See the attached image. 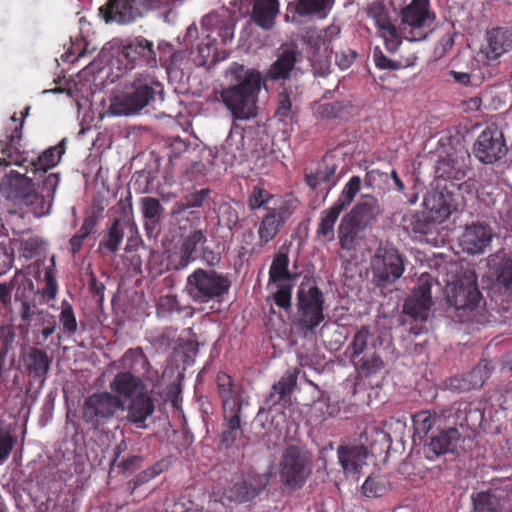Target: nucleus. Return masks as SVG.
I'll return each mask as SVG.
<instances>
[{"instance_id": "b1692460", "label": "nucleus", "mask_w": 512, "mask_h": 512, "mask_svg": "<svg viewBox=\"0 0 512 512\" xmlns=\"http://www.w3.org/2000/svg\"><path fill=\"white\" fill-rule=\"evenodd\" d=\"M496 286L507 295V305H502L505 311L512 310V252L496 254L491 259Z\"/></svg>"}, {"instance_id": "393cba45", "label": "nucleus", "mask_w": 512, "mask_h": 512, "mask_svg": "<svg viewBox=\"0 0 512 512\" xmlns=\"http://www.w3.org/2000/svg\"><path fill=\"white\" fill-rule=\"evenodd\" d=\"M140 205L145 235L149 240L155 241L161 233L165 208L157 198L150 196L142 197Z\"/></svg>"}, {"instance_id": "39448f33", "label": "nucleus", "mask_w": 512, "mask_h": 512, "mask_svg": "<svg viewBox=\"0 0 512 512\" xmlns=\"http://www.w3.org/2000/svg\"><path fill=\"white\" fill-rule=\"evenodd\" d=\"M217 392L222 402V413L226 430L222 432L221 442L226 446L232 445L241 433V414L243 398L241 388L233 378L225 372L216 375Z\"/></svg>"}, {"instance_id": "69168bd1", "label": "nucleus", "mask_w": 512, "mask_h": 512, "mask_svg": "<svg viewBox=\"0 0 512 512\" xmlns=\"http://www.w3.org/2000/svg\"><path fill=\"white\" fill-rule=\"evenodd\" d=\"M277 284V291L273 294L275 304L288 312L292 308V285L291 284Z\"/></svg>"}, {"instance_id": "9b49d317", "label": "nucleus", "mask_w": 512, "mask_h": 512, "mask_svg": "<svg viewBox=\"0 0 512 512\" xmlns=\"http://www.w3.org/2000/svg\"><path fill=\"white\" fill-rule=\"evenodd\" d=\"M311 473L310 458L304 449L290 445L280 461L281 481L290 488H301Z\"/></svg>"}, {"instance_id": "4be33fe9", "label": "nucleus", "mask_w": 512, "mask_h": 512, "mask_svg": "<svg viewBox=\"0 0 512 512\" xmlns=\"http://www.w3.org/2000/svg\"><path fill=\"white\" fill-rule=\"evenodd\" d=\"M491 371L488 362L481 360L471 371L449 378L447 386L459 393L479 389L490 378Z\"/></svg>"}, {"instance_id": "2eb2a0df", "label": "nucleus", "mask_w": 512, "mask_h": 512, "mask_svg": "<svg viewBox=\"0 0 512 512\" xmlns=\"http://www.w3.org/2000/svg\"><path fill=\"white\" fill-rule=\"evenodd\" d=\"M455 421L444 422L441 428H437V433L431 436L430 441L425 445L424 452L426 457L430 460L444 455L449 452H453L457 447L460 440V433L456 428V425L463 426L467 419L464 413H458L454 415Z\"/></svg>"}, {"instance_id": "e2e57ef3", "label": "nucleus", "mask_w": 512, "mask_h": 512, "mask_svg": "<svg viewBox=\"0 0 512 512\" xmlns=\"http://www.w3.org/2000/svg\"><path fill=\"white\" fill-rule=\"evenodd\" d=\"M175 311H180L176 295L167 294L159 297L156 303V312L159 317H169Z\"/></svg>"}, {"instance_id": "09e8293b", "label": "nucleus", "mask_w": 512, "mask_h": 512, "mask_svg": "<svg viewBox=\"0 0 512 512\" xmlns=\"http://www.w3.org/2000/svg\"><path fill=\"white\" fill-rule=\"evenodd\" d=\"M222 150L225 153V163L231 166L241 164L248 158V154L244 149V135L242 133L235 135L230 132L222 146Z\"/></svg>"}, {"instance_id": "5fc2aeb1", "label": "nucleus", "mask_w": 512, "mask_h": 512, "mask_svg": "<svg viewBox=\"0 0 512 512\" xmlns=\"http://www.w3.org/2000/svg\"><path fill=\"white\" fill-rule=\"evenodd\" d=\"M56 267L54 257L50 260V265L44 271V286L40 290L42 298L46 301H51L56 298L58 292V283L56 279Z\"/></svg>"}, {"instance_id": "f257e3e1", "label": "nucleus", "mask_w": 512, "mask_h": 512, "mask_svg": "<svg viewBox=\"0 0 512 512\" xmlns=\"http://www.w3.org/2000/svg\"><path fill=\"white\" fill-rule=\"evenodd\" d=\"M234 83L215 91L218 101H221L231 113L234 120L246 121L257 116V101L261 89L262 75L253 68L233 62L225 72Z\"/></svg>"}, {"instance_id": "a18cd8bd", "label": "nucleus", "mask_w": 512, "mask_h": 512, "mask_svg": "<svg viewBox=\"0 0 512 512\" xmlns=\"http://www.w3.org/2000/svg\"><path fill=\"white\" fill-rule=\"evenodd\" d=\"M364 230L365 228L360 227L344 216L337 230L341 249L345 251L355 250L362 240L360 233Z\"/></svg>"}, {"instance_id": "4c0bfd02", "label": "nucleus", "mask_w": 512, "mask_h": 512, "mask_svg": "<svg viewBox=\"0 0 512 512\" xmlns=\"http://www.w3.org/2000/svg\"><path fill=\"white\" fill-rule=\"evenodd\" d=\"M467 173V165L464 160H458L448 155L437 161L435 165L434 182L450 183L463 180Z\"/></svg>"}, {"instance_id": "5701e85b", "label": "nucleus", "mask_w": 512, "mask_h": 512, "mask_svg": "<svg viewBox=\"0 0 512 512\" xmlns=\"http://www.w3.org/2000/svg\"><path fill=\"white\" fill-rule=\"evenodd\" d=\"M512 494L502 488L482 491L473 497L474 512H510Z\"/></svg>"}, {"instance_id": "603ef678", "label": "nucleus", "mask_w": 512, "mask_h": 512, "mask_svg": "<svg viewBox=\"0 0 512 512\" xmlns=\"http://www.w3.org/2000/svg\"><path fill=\"white\" fill-rule=\"evenodd\" d=\"M351 109L349 101H335L319 105L317 113L322 119H347L351 115Z\"/></svg>"}, {"instance_id": "4468645a", "label": "nucleus", "mask_w": 512, "mask_h": 512, "mask_svg": "<svg viewBox=\"0 0 512 512\" xmlns=\"http://www.w3.org/2000/svg\"><path fill=\"white\" fill-rule=\"evenodd\" d=\"M507 145L502 131L496 124L488 125L473 145L475 157L484 164H493L507 153Z\"/></svg>"}, {"instance_id": "de8ad7c7", "label": "nucleus", "mask_w": 512, "mask_h": 512, "mask_svg": "<svg viewBox=\"0 0 512 512\" xmlns=\"http://www.w3.org/2000/svg\"><path fill=\"white\" fill-rule=\"evenodd\" d=\"M64 153L65 139L61 140L58 145L47 148L35 160L30 162L34 174L39 172L45 174L59 163Z\"/></svg>"}, {"instance_id": "774afa93", "label": "nucleus", "mask_w": 512, "mask_h": 512, "mask_svg": "<svg viewBox=\"0 0 512 512\" xmlns=\"http://www.w3.org/2000/svg\"><path fill=\"white\" fill-rule=\"evenodd\" d=\"M411 230L414 233L426 235L431 232V213H421L412 216Z\"/></svg>"}, {"instance_id": "c756f323", "label": "nucleus", "mask_w": 512, "mask_h": 512, "mask_svg": "<svg viewBox=\"0 0 512 512\" xmlns=\"http://www.w3.org/2000/svg\"><path fill=\"white\" fill-rule=\"evenodd\" d=\"M334 0H295L290 2L287 11L293 20L302 18L324 19L332 10Z\"/></svg>"}, {"instance_id": "412c9836", "label": "nucleus", "mask_w": 512, "mask_h": 512, "mask_svg": "<svg viewBox=\"0 0 512 512\" xmlns=\"http://www.w3.org/2000/svg\"><path fill=\"white\" fill-rule=\"evenodd\" d=\"M142 6H144L143 0H108L99 8V14L106 23L115 21L127 24L141 16Z\"/></svg>"}, {"instance_id": "79ce46f5", "label": "nucleus", "mask_w": 512, "mask_h": 512, "mask_svg": "<svg viewBox=\"0 0 512 512\" xmlns=\"http://www.w3.org/2000/svg\"><path fill=\"white\" fill-rule=\"evenodd\" d=\"M342 212L340 206L335 205L321 211L315 232L318 242L326 244L335 239V225Z\"/></svg>"}, {"instance_id": "a211bd4d", "label": "nucleus", "mask_w": 512, "mask_h": 512, "mask_svg": "<svg viewBox=\"0 0 512 512\" xmlns=\"http://www.w3.org/2000/svg\"><path fill=\"white\" fill-rule=\"evenodd\" d=\"M367 16L374 21L378 34L383 38L389 52H396L402 43L401 35L392 22L386 6L380 1H373L367 6Z\"/></svg>"}, {"instance_id": "c85d7f7f", "label": "nucleus", "mask_w": 512, "mask_h": 512, "mask_svg": "<svg viewBox=\"0 0 512 512\" xmlns=\"http://www.w3.org/2000/svg\"><path fill=\"white\" fill-rule=\"evenodd\" d=\"M458 413H462V409L452 407L443 410L441 414L429 410H421L412 416L414 433L422 439L434 427L441 428L444 422H449V419L454 418V415H458Z\"/></svg>"}, {"instance_id": "7ed1b4c3", "label": "nucleus", "mask_w": 512, "mask_h": 512, "mask_svg": "<svg viewBox=\"0 0 512 512\" xmlns=\"http://www.w3.org/2000/svg\"><path fill=\"white\" fill-rule=\"evenodd\" d=\"M381 345V337L369 325H362L353 335L346 354L359 377H376L384 369V361L378 353Z\"/></svg>"}, {"instance_id": "f8f14e48", "label": "nucleus", "mask_w": 512, "mask_h": 512, "mask_svg": "<svg viewBox=\"0 0 512 512\" xmlns=\"http://www.w3.org/2000/svg\"><path fill=\"white\" fill-rule=\"evenodd\" d=\"M435 16L429 10V0H412L401 10L402 30L405 39L420 41L426 38L427 31L434 22Z\"/></svg>"}, {"instance_id": "864d4df0", "label": "nucleus", "mask_w": 512, "mask_h": 512, "mask_svg": "<svg viewBox=\"0 0 512 512\" xmlns=\"http://www.w3.org/2000/svg\"><path fill=\"white\" fill-rule=\"evenodd\" d=\"M45 250V241L36 235H30L20 239L19 253L25 260L38 258Z\"/></svg>"}, {"instance_id": "9d476101", "label": "nucleus", "mask_w": 512, "mask_h": 512, "mask_svg": "<svg viewBox=\"0 0 512 512\" xmlns=\"http://www.w3.org/2000/svg\"><path fill=\"white\" fill-rule=\"evenodd\" d=\"M296 205L292 199H281L278 203L274 202L271 209H267L257 225V244L259 247L266 246L272 241L285 226L286 222L293 215Z\"/></svg>"}, {"instance_id": "20e7f679", "label": "nucleus", "mask_w": 512, "mask_h": 512, "mask_svg": "<svg viewBox=\"0 0 512 512\" xmlns=\"http://www.w3.org/2000/svg\"><path fill=\"white\" fill-rule=\"evenodd\" d=\"M163 90L151 74L139 73L126 85L122 95L115 97L109 107L113 115H133L150 105Z\"/></svg>"}, {"instance_id": "2f4dec72", "label": "nucleus", "mask_w": 512, "mask_h": 512, "mask_svg": "<svg viewBox=\"0 0 512 512\" xmlns=\"http://www.w3.org/2000/svg\"><path fill=\"white\" fill-rule=\"evenodd\" d=\"M382 213L379 201L376 197L366 194L362 195L359 202L352 210L344 216L362 228H367L376 221Z\"/></svg>"}, {"instance_id": "ddd939ff", "label": "nucleus", "mask_w": 512, "mask_h": 512, "mask_svg": "<svg viewBox=\"0 0 512 512\" xmlns=\"http://www.w3.org/2000/svg\"><path fill=\"white\" fill-rule=\"evenodd\" d=\"M435 186L424 198V205L437 215L438 218L447 219L453 212H456L461 204L462 197L456 193L459 185L455 182L441 183L434 182Z\"/></svg>"}, {"instance_id": "8fccbe9b", "label": "nucleus", "mask_w": 512, "mask_h": 512, "mask_svg": "<svg viewBox=\"0 0 512 512\" xmlns=\"http://www.w3.org/2000/svg\"><path fill=\"white\" fill-rule=\"evenodd\" d=\"M293 275L289 271V257L286 252L279 251L273 257L269 269V283H280L292 280Z\"/></svg>"}, {"instance_id": "473e14b6", "label": "nucleus", "mask_w": 512, "mask_h": 512, "mask_svg": "<svg viewBox=\"0 0 512 512\" xmlns=\"http://www.w3.org/2000/svg\"><path fill=\"white\" fill-rule=\"evenodd\" d=\"M493 239V232L489 225L473 223L466 226L462 235V245L470 254L482 253Z\"/></svg>"}, {"instance_id": "49530a36", "label": "nucleus", "mask_w": 512, "mask_h": 512, "mask_svg": "<svg viewBox=\"0 0 512 512\" xmlns=\"http://www.w3.org/2000/svg\"><path fill=\"white\" fill-rule=\"evenodd\" d=\"M32 328L34 345L42 346L57 329L56 317L48 310L41 309Z\"/></svg>"}, {"instance_id": "6ab92c4d", "label": "nucleus", "mask_w": 512, "mask_h": 512, "mask_svg": "<svg viewBox=\"0 0 512 512\" xmlns=\"http://www.w3.org/2000/svg\"><path fill=\"white\" fill-rule=\"evenodd\" d=\"M432 285L428 279H420L403 304V312L415 321L425 322L433 306Z\"/></svg>"}, {"instance_id": "338daca9", "label": "nucleus", "mask_w": 512, "mask_h": 512, "mask_svg": "<svg viewBox=\"0 0 512 512\" xmlns=\"http://www.w3.org/2000/svg\"><path fill=\"white\" fill-rule=\"evenodd\" d=\"M16 440V437L8 429L0 428V465L9 458Z\"/></svg>"}, {"instance_id": "cd10ccee", "label": "nucleus", "mask_w": 512, "mask_h": 512, "mask_svg": "<svg viewBox=\"0 0 512 512\" xmlns=\"http://www.w3.org/2000/svg\"><path fill=\"white\" fill-rule=\"evenodd\" d=\"M22 359L30 379L43 386L51 367L52 357L46 351L34 345L23 354Z\"/></svg>"}, {"instance_id": "c03bdc74", "label": "nucleus", "mask_w": 512, "mask_h": 512, "mask_svg": "<svg viewBox=\"0 0 512 512\" xmlns=\"http://www.w3.org/2000/svg\"><path fill=\"white\" fill-rule=\"evenodd\" d=\"M278 12V0H255L252 19L257 26L269 30L274 26Z\"/></svg>"}, {"instance_id": "a19ab883", "label": "nucleus", "mask_w": 512, "mask_h": 512, "mask_svg": "<svg viewBox=\"0 0 512 512\" xmlns=\"http://www.w3.org/2000/svg\"><path fill=\"white\" fill-rule=\"evenodd\" d=\"M338 460L346 473L359 474L367 458L363 446L340 445L337 448Z\"/></svg>"}, {"instance_id": "0e129e2a", "label": "nucleus", "mask_w": 512, "mask_h": 512, "mask_svg": "<svg viewBox=\"0 0 512 512\" xmlns=\"http://www.w3.org/2000/svg\"><path fill=\"white\" fill-rule=\"evenodd\" d=\"M335 169L326 166L315 173L305 174L306 184L313 190L317 189L322 183H330L334 177Z\"/></svg>"}, {"instance_id": "bb28decb", "label": "nucleus", "mask_w": 512, "mask_h": 512, "mask_svg": "<svg viewBox=\"0 0 512 512\" xmlns=\"http://www.w3.org/2000/svg\"><path fill=\"white\" fill-rule=\"evenodd\" d=\"M34 187L35 184L31 178L12 170L3 177L0 192L6 199L22 205L26 195L30 194Z\"/></svg>"}, {"instance_id": "37998d69", "label": "nucleus", "mask_w": 512, "mask_h": 512, "mask_svg": "<svg viewBox=\"0 0 512 512\" xmlns=\"http://www.w3.org/2000/svg\"><path fill=\"white\" fill-rule=\"evenodd\" d=\"M123 371H131L134 375H145L151 364L141 347L129 348L118 361Z\"/></svg>"}, {"instance_id": "423d86ee", "label": "nucleus", "mask_w": 512, "mask_h": 512, "mask_svg": "<svg viewBox=\"0 0 512 512\" xmlns=\"http://www.w3.org/2000/svg\"><path fill=\"white\" fill-rule=\"evenodd\" d=\"M231 287L229 278L214 269L197 268L187 276L184 292L196 304L221 302Z\"/></svg>"}, {"instance_id": "3c124183", "label": "nucleus", "mask_w": 512, "mask_h": 512, "mask_svg": "<svg viewBox=\"0 0 512 512\" xmlns=\"http://www.w3.org/2000/svg\"><path fill=\"white\" fill-rule=\"evenodd\" d=\"M280 199H276L275 196L260 186H254L248 195L247 206L250 211L263 209L264 212L267 209H271L270 203H278Z\"/></svg>"}, {"instance_id": "e433bc0d", "label": "nucleus", "mask_w": 512, "mask_h": 512, "mask_svg": "<svg viewBox=\"0 0 512 512\" xmlns=\"http://www.w3.org/2000/svg\"><path fill=\"white\" fill-rule=\"evenodd\" d=\"M103 208L98 207L90 211L83 219L81 227L68 241V251L76 257L84 246L85 240L96 231V227L102 218Z\"/></svg>"}, {"instance_id": "1a4fd4ad", "label": "nucleus", "mask_w": 512, "mask_h": 512, "mask_svg": "<svg viewBox=\"0 0 512 512\" xmlns=\"http://www.w3.org/2000/svg\"><path fill=\"white\" fill-rule=\"evenodd\" d=\"M404 272V259L392 246H380L372 259L373 282L385 288L398 280Z\"/></svg>"}, {"instance_id": "a878e982", "label": "nucleus", "mask_w": 512, "mask_h": 512, "mask_svg": "<svg viewBox=\"0 0 512 512\" xmlns=\"http://www.w3.org/2000/svg\"><path fill=\"white\" fill-rule=\"evenodd\" d=\"M155 411V399L151 392H145L128 400L126 420L136 428H147L146 421Z\"/></svg>"}, {"instance_id": "58836bf2", "label": "nucleus", "mask_w": 512, "mask_h": 512, "mask_svg": "<svg viewBox=\"0 0 512 512\" xmlns=\"http://www.w3.org/2000/svg\"><path fill=\"white\" fill-rule=\"evenodd\" d=\"M30 106H27L22 112V121L19 126L15 127L11 134L7 136L8 142L2 145L1 153L3 157H0V165H22L20 153V141L22 138V126L24 118L28 115Z\"/></svg>"}, {"instance_id": "aec40b11", "label": "nucleus", "mask_w": 512, "mask_h": 512, "mask_svg": "<svg viewBox=\"0 0 512 512\" xmlns=\"http://www.w3.org/2000/svg\"><path fill=\"white\" fill-rule=\"evenodd\" d=\"M121 56L129 69L136 66L154 67L157 63L153 42L141 36L127 40L122 45Z\"/></svg>"}, {"instance_id": "052dcab7", "label": "nucleus", "mask_w": 512, "mask_h": 512, "mask_svg": "<svg viewBox=\"0 0 512 512\" xmlns=\"http://www.w3.org/2000/svg\"><path fill=\"white\" fill-rule=\"evenodd\" d=\"M388 490V483L380 476L368 477L362 485V493L366 497H380Z\"/></svg>"}, {"instance_id": "680f3d73", "label": "nucleus", "mask_w": 512, "mask_h": 512, "mask_svg": "<svg viewBox=\"0 0 512 512\" xmlns=\"http://www.w3.org/2000/svg\"><path fill=\"white\" fill-rule=\"evenodd\" d=\"M15 261V249L12 241L3 238L0 241V276L6 274L12 267Z\"/></svg>"}, {"instance_id": "f03ea898", "label": "nucleus", "mask_w": 512, "mask_h": 512, "mask_svg": "<svg viewBox=\"0 0 512 512\" xmlns=\"http://www.w3.org/2000/svg\"><path fill=\"white\" fill-rule=\"evenodd\" d=\"M482 300L474 272H465L445 287V311L454 322L469 321Z\"/></svg>"}, {"instance_id": "f3484780", "label": "nucleus", "mask_w": 512, "mask_h": 512, "mask_svg": "<svg viewBox=\"0 0 512 512\" xmlns=\"http://www.w3.org/2000/svg\"><path fill=\"white\" fill-rule=\"evenodd\" d=\"M301 53L296 45L283 44L276 53V59L266 70L262 80L264 82H285L290 80L300 60Z\"/></svg>"}, {"instance_id": "4d7b16f0", "label": "nucleus", "mask_w": 512, "mask_h": 512, "mask_svg": "<svg viewBox=\"0 0 512 512\" xmlns=\"http://www.w3.org/2000/svg\"><path fill=\"white\" fill-rule=\"evenodd\" d=\"M297 114V108L293 106L291 97L287 91L280 92L278 95V105L276 116L282 122H292Z\"/></svg>"}, {"instance_id": "f704fd0d", "label": "nucleus", "mask_w": 512, "mask_h": 512, "mask_svg": "<svg viewBox=\"0 0 512 512\" xmlns=\"http://www.w3.org/2000/svg\"><path fill=\"white\" fill-rule=\"evenodd\" d=\"M128 228L131 233H137L138 228L135 222L114 218L107 232L104 233L99 242V249L116 254L124 239V229Z\"/></svg>"}, {"instance_id": "6e6d98bb", "label": "nucleus", "mask_w": 512, "mask_h": 512, "mask_svg": "<svg viewBox=\"0 0 512 512\" xmlns=\"http://www.w3.org/2000/svg\"><path fill=\"white\" fill-rule=\"evenodd\" d=\"M361 188V178L359 176H352L349 181L345 184L340 196L333 203L335 206H340L343 211L347 206H349L354 200L357 193Z\"/></svg>"}, {"instance_id": "c9c22d12", "label": "nucleus", "mask_w": 512, "mask_h": 512, "mask_svg": "<svg viewBox=\"0 0 512 512\" xmlns=\"http://www.w3.org/2000/svg\"><path fill=\"white\" fill-rule=\"evenodd\" d=\"M207 236L202 229H193L183 237L180 246V256L175 269H184L198 258V250L207 243Z\"/></svg>"}, {"instance_id": "bf43d9fd", "label": "nucleus", "mask_w": 512, "mask_h": 512, "mask_svg": "<svg viewBox=\"0 0 512 512\" xmlns=\"http://www.w3.org/2000/svg\"><path fill=\"white\" fill-rule=\"evenodd\" d=\"M164 471L162 462H157L151 467L138 473L132 480L128 482V486L131 489V494L140 486L148 483Z\"/></svg>"}, {"instance_id": "dca6fc26", "label": "nucleus", "mask_w": 512, "mask_h": 512, "mask_svg": "<svg viewBox=\"0 0 512 512\" xmlns=\"http://www.w3.org/2000/svg\"><path fill=\"white\" fill-rule=\"evenodd\" d=\"M60 178L58 173H50L44 177L37 188L34 187L30 194L26 195L22 205L29 208L36 217H43L50 214L56 189Z\"/></svg>"}, {"instance_id": "6e6552de", "label": "nucleus", "mask_w": 512, "mask_h": 512, "mask_svg": "<svg viewBox=\"0 0 512 512\" xmlns=\"http://www.w3.org/2000/svg\"><path fill=\"white\" fill-rule=\"evenodd\" d=\"M125 409L124 399L108 391L94 392L85 397L81 413L82 419L93 429L107 424L118 411Z\"/></svg>"}, {"instance_id": "ea45409f", "label": "nucleus", "mask_w": 512, "mask_h": 512, "mask_svg": "<svg viewBox=\"0 0 512 512\" xmlns=\"http://www.w3.org/2000/svg\"><path fill=\"white\" fill-rule=\"evenodd\" d=\"M298 375V368L287 370L280 380L272 386L267 402L271 405L282 404L286 406L290 402V395L297 385Z\"/></svg>"}, {"instance_id": "13d9d810", "label": "nucleus", "mask_w": 512, "mask_h": 512, "mask_svg": "<svg viewBox=\"0 0 512 512\" xmlns=\"http://www.w3.org/2000/svg\"><path fill=\"white\" fill-rule=\"evenodd\" d=\"M59 322L62 327V332L68 335H74L77 331L78 325L73 307L66 300L61 303V312L59 314Z\"/></svg>"}, {"instance_id": "0eeeda50", "label": "nucleus", "mask_w": 512, "mask_h": 512, "mask_svg": "<svg viewBox=\"0 0 512 512\" xmlns=\"http://www.w3.org/2000/svg\"><path fill=\"white\" fill-rule=\"evenodd\" d=\"M324 295L313 283L302 282L296 293L294 325L304 334L314 330L324 321Z\"/></svg>"}, {"instance_id": "72a5a7b5", "label": "nucleus", "mask_w": 512, "mask_h": 512, "mask_svg": "<svg viewBox=\"0 0 512 512\" xmlns=\"http://www.w3.org/2000/svg\"><path fill=\"white\" fill-rule=\"evenodd\" d=\"M486 39L485 54L487 59H498L503 54L512 50V25L488 30Z\"/></svg>"}, {"instance_id": "7c9ffc66", "label": "nucleus", "mask_w": 512, "mask_h": 512, "mask_svg": "<svg viewBox=\"0 0 512 512\" xmlns=\"http://www.w3.org/2000/svg\"><path fill=\"white\" fill-rule=\"evenodd\" d=\"M109 386L113 394L127 400L148 390V386L142 378L134 375L131 371L116 373Z\"/></svg>"}]
</instances>
